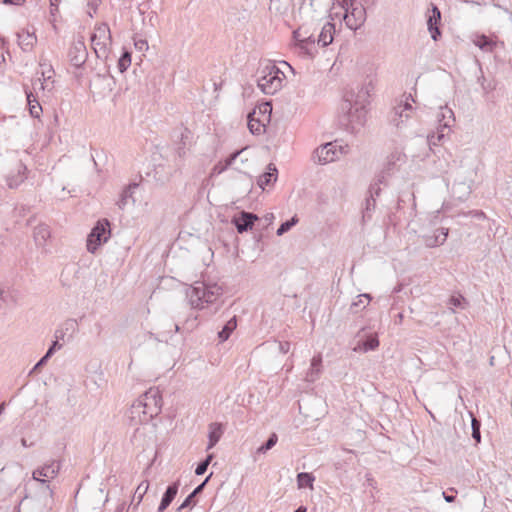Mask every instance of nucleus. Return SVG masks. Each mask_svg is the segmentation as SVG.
<instances>
[{
	"mask_svg": "<svg viewBox=\"0 0 512 512\" xmlns=\"http://www.w3.org/2000/svg\"><path fill=\"white\" fill-rule=\"evenodd\" d=\"M315 478L312 474L301 472L297 475V484L299 488L310 487L313 488Z\"/></svg>",
	"mask_w": 512,
	"mask_h": 512,
	"instance_id": "f704fd0d",
	"label": "nucleus"
},
{
	"mask_svg": "<svg viewBox=\"0 0 512 512\" xmlns=\"http://www.w3.org/2000/svg\"><path fill=\"white\" fill-rule=\"evenodd\" d=\"M450 309L454 312V308L464 309L466 305V300L462 295H453L449 299Z\"/></svg>",
	"mask_w": 512,
	"mask_h": 512,
	"instance_id": "4c0bfd02",
	"label": "nucleus"
},
{
	"mask_svg": "<svg viewBox=\"0 0 512 512\" xmlns=\"http://www.w3.org/2000/svg\"><path fill=\"white\" fill-rule=\"evenodd\" d=\"M340 7L344 11L343 20L349 29L355 31L364 24L366 10L362 4L344 0Z\"/></svg>",
	"mask_w": 512,
	"mask_h": 512,
	"instance_id": "0eeeda50",
	"label": "nucleus"
},
{
	"mask_svg": "<svg viewBox=\"0 0 512 512\" xmlns=\"http://www.w3.org/2000/svg\"><path fill=\"white\" fill-rule=\"evenodd\" d=\"M136 47H138L140 50H142L144 47L147 48V42L145 40H140L139 42L135 43Z\"/></svg>",
	"mask_w": 512,
	"mask_h": 512,
	"instance_id": "bf43d9fd",
	"label": "nucleus"
},
{
	"mask_svg": "<svg viewBox=\"0 0 512 512\" xmlns=\"http://www.w3.org/2000/svg\"><path fill=\"white\" fill-rule=\"evenodd\" d=\"M307 508L305 506L298 507L294 512H306Z\"/></svg>",
	"mask_w": 512,
	"mask_h": 512,
	"instance_id": "69168bd1",
	"label": "nucleus"
},
{
	"mask_svg": "<svg viewBox=\"0 0 512 512\" xmlns=\"http://www.w3.org/2000/svg\"><path fill=\"white\" fill-rule=\"evenodd\" d=\"M277 180V169L273 164H269L267 171L262 174L258 179V185L264 189L266 186L274 183Z\"/></svg>",
	"mask_w": 512,
	"mask_h": 512,
	"instance_id": "bb28decb",
	"label": "nucleus"
},
{
	"mask_svg": "<svg viewBox=\"0 0 512 512\" xmlns=\"http://www.w3.org/2000/svg\"><path fill=\"white\" fill-rule=\"evenodd\" d=\"M376 206L375 198L368 196L365 200V207L363 212V218H370L371 212L374 211Z\"/></svg>",
	"mask_w": 512,
	"mask_h": 512,
	"instance_id": "a19ab883",
	"label": "nucleus"
},
{
	"mask_svg": "<svg viewBox=\"0 0 512 512\" xmlns=\"http://www.w3.org/2000/svg\"><path fill=\"white\" fill-rule=\"evenodd\" d=\"M441 19V13L436 6L432 8V14L428 16L427 26L428 30L431 33V37L433 40L437 41L439 36L441 35L440 30L438 28V22Z\"/></svg>",
	"mask_w": 512,
	"mask_h": 512,
	"instance_id": "a211bd4d",
	"label": "nucleus"
},
{
	"mask_svg": "<svg viewBox=\"0 0 512 512\" xmlns=\"http://www.w3.org/2000/svg\"><path fill=\"white\" fill-rule=\"evenodd\" d=\"M25 94L29 108L37 106V104H40L39 97H36L32 91H28V89H25Z\"/></svg>",
	"mask_w": 512,
	"mask_h": 512,
	"instance_id": "de8ad7c7",
	"label": "nucleus"
},
{
	"mask_svg": "<svg viewBox=\"0 0 512 512\" xmlns=\"http://www.w3.org/2000/svg\"><path fill=\"white\" fill-rule=\"evenodd\" d=\"M208 482V478H206L200 485H198L183 501V503L179 506L178 510L181 511L182 509L187 508L190 506L193 502V499L196 495L202 492L204 489L206 483Z\"/></svg>",
	"mask_w": 512,
	"mask_h": 512,
	"instance_id": "7c9ffc66",
	"label": "nucleus"
},
{
	"mask_svg": "<svg viewBox=\"0 0 512 512\" xmlns=\"http://www.w3.org/2000/svg\"><path fill=\"white\" fill-rule=\"evenodd\" d=\"M110 238V223L107 219H103L97 222L95 227L87 238V249L91 253H95L97 248L107 242Z\"/></svg>",
	"mask_w": 512,
	"mask_h": 512,
	"instance_id": "f8f14e48",
	"label": "nucleus"
},
{
	"mask_svg": "<svg viewBox=\"0 0 512 512\" xmlns=\"http://www.w3.org/2000/svg\"><path fill=\"white\" fill-rule=\"evenodd\" d=\"M138 188L137 183H132L128 185L121 193L120 199L117 202L118 207L121 210H124L130 203H135V198L133 196L134 191Z\"/></svg>",
	"mask_w": 512,
	"mask_h": 512,
	"instance_id": "4be33fe9",
	"label": "nucleus"
},
{
	"mask_svg": "<svg viewBox=\"0 0 512 512\" xmlns=\"http://www.w3.org/2000/svg\"><path fill=\"white\" fill-rule=\"evenodd\" d=\"M78 326L77 320L75 319H67L59 328L55 330L54 337L57 340H65V336L67 334H70V337H72V334L76 331Z\"/></svg>",
	"mask_w": 512,
	"mask_h": 512,
	"instance_id": "412c9836",
	"label": "nucleus"
},
{
	"mask_svg": "<svg viewBox=\"0 0 512 512\" xmlns=\"http://www.w3.org/2000/svg\"><path fill=\"white\" fill-rule=\"evenodd\" d=\"M240 151H236L232 153L227 159L224 161H219L212 169L211 176L219 175L223 173L238 157Z\"/></svg>",
	"mask_w": 512,
	"mask_h": 512,
	"instance_id": "c756f323",
	"label": "nucleus"
},
{
	"mask_svg": "<svg viewBox=\"0 0 512 512\" xmlns=\"http://www.w3.org/2000/svg\"><path fill=\"white\" fill-rule=\"evenodd\" d=\"M358 298H359V303H363L362 298L366 299L367 303H369V301L371 300V297L368 294L359 295Z\"/></svg>",
	"mask_w": 512,
	"mask_h": 512,
	"instance_id": "052dcab7",
	"label": "nucleus"
},
{
	"mask_svg": "<svg viewBox=\"0 0 512 512\" xmlns=\"http://www.w3.org/2000/svg\"><path fill=\"white\" fill-rule=\"evenodd\" d=\"M25 94L29 108L37 106V104H40L39 97H36L32 91H28V89H25Z\"/></svg>",
	"mask_w": 512,
	"mask_h": 512,
	"instance_id": "49530a36",
	"label": "nucleus"
},
{
	"mask_svg": "<svg viewBox=\"0 0 512 512\" xmlns=\"http://www.w3.org/2000/svg\"><path fill=\"white\" fill-rule=\"evenodd\" d=\"M49 1H50V3H51V6H55L56 4H58V5H59V1H60V0H49Z\"/></svg>",
	"mask_w": 512,
	"mask_h": 512,
	"instance_id": "338daca9",
	"label": "nucleus"
},
{
	"mask_svg": "<svg viewBox=\"0 0 512 512\" xmlns=\"http://www.w3.org/2000/svg\"><path fill=\"white\" fill-rule=\"evenodd\" d=\"M466 3H473V4H477V5H484L485 2L484 1H474V0H465Z\"/></svg>",
	"mask_w": 512,
	"mask_h": 512,
	"instance_id": "0e129e2a",
	"label": "nucleus"
},
{
	"mask_svg": "<svg viewBox=\"0 0 512 512\" xmlns=\"http://www.w3.org/2000/svg\"><path fill=\"white\" fill-rule=\"evenodd\" d=\"M25 2V0H3V3L6 5H21Z\"/></svg>",
	"mask_w": 512,
	"mask_h": 512,
	"instance_id": "5fc2aeb1",
	"label": "nucleus"
},
{
	"mask_svg": "<svg viewBox=\"0 0 512 512\" xmlns=\"http://www.w3.org/2000/svg\"><path fill=\"white\" fill-rule=\"evenodd\" d=\"M335 33V26L331 22H327L323 25L321 32L318 36L316 45H320L322 47H326L333 41V36Z\"/></svg>",
	"mask_w": 512,
	"mask_h": 512,
	"instance_id": "aec40b11",
	"label": "nucleus"
},
{
	"mask_svg": "<svg viewBox=\"0 0 512 512\" xmlns=\"http://www.w3.org/2000/svg\"><path fill=\"white\" fill-rule=\"evenodd\" d=\"M99 4H100V0H90L88 2V4H87V7H88L87 14L90 17H93V15L96 13Z\"/></svg>",
	"mask_w": 512,
	"mask_h": 512,
	"instance_id": "8fccbe9b",
	"label": "nucleus"
},
{
	"mask_svg": "<svg viewBox=\"0 0 512 512\" xmlns=\"http://www.w3.org/2000/svg\"><path fill=\"white\" fill-rule=\"evenodd\" d=\"M284 78V73L275 64L267 63L260 71L257 85L263 93L273 95L281 89Z\"/></svg>",
	"mask_w": 512,
	"mask_h": 512,
	"instance_id": "39448f33",
	"label": "nucleus"
},
{
	"mask_svg": "<svg viewBox=\"0 0 512 512\" xmlns=\"http://www.w3.org/2000/svg\"><path fill=\"white\" fill-rule=\"evenodd\" d=\"M53 85L44 82L41 78H37L32 82V92L36 97H39V92L44 93L45 90L51 91L53 89Z\"/></svg>",
	"mask_w": 512,
	"mask_h": 512,
	"instance_id": "72a5a7b5",
	"label": "nucleus"
},
{
	"mask_svg": "<svg viewBox=\"0 0 512 512\" xmlns=\"http://www.w3.org/2000/svg\"><path fill=\"white\" fill-rule=\"evenodd\" d=\"M179 488V482H175L169 485L161 499L160 505L158 507V512H163L167 509V507L172 503L175 496L177 495Z\"/></svg>",
	"mask_w": 512,
	"mask_h": 512,
	"instance_id": "5701e85b",
	"label": "nucleus"
},
{
	"mask_svg": "<svg viewBox=\"0 0 512 512\" xmlns=\"http://www.w3.org/2000/svg\"><path fill=\"white\" fill-rule=\"evenodd\" d=\"M148 488H149V482L147 480L142 481L136 488L134 496H133V501H136L137 505L142 501V498L148 491Z\"/></svg>",
	"mask_w": 512,
	"mask_h": 512,
	"instance_id": "e433bc0d",
	"label": "nucleus"
},
{
	"mask_svg": "<svg viewBox=\"0 0 512 512\" xmlns=\"http://www.w3.org/2000/svg\"><path fill=\"white\" fill-rule=\"evenodd\" d=\"M474 44L486 52H491L495 46V43L485 35L477 36Z\"/></svg>",
	"mask_w": 512,
	"mask_h": 512,
	"instance_id": "2f4dec72",
	"label": "nucleus"
},
{
	"mask_svg": "<svg viewBox=\"0 0 512 512\" xmlns=\"http://www.w3.org/2000/svg\"><path fill=\"white\" fill-rule=\"evenodd\" d=\"M88 57L87 48L85 45V39L82 35H77L73 38V41L68 50V59L71 65L76 68L84 65Z\"/></svg>",
	"mask_w": 512,
	"mask_h": 512,
	"instance_id": "4468645a",
	"label": "nucleus"
},
{
	"mask_svg": "<svg viewBox=\"0 0 512 512\" xmlns=\"http://www.w3.org/2000/svg\"><path fill=\"white\" fill-rule=\"evenodd\" d=\"M40 67H41V77H42L41 79L44 82L49 83L50 85H53L54 69L52 68V66L49 64L40 62Z\"/></svg>",
	"mask_w": 512,
	"mask_h": 512,
	"instance_id": "c9c22d12",
	"label": "nucleus"
},
{
	"mask_svg": "<svg viewBox=\"0 0 512 512\" xmlns=\"http://www.w3.org/2000/svg\"><path fill=\"white\" fill-rule=\"evenodd\" d=\"M437 120L439 124L437 132L432 133L427 137L429 146H435L445 138V130L447 129L450 131L452 124L455 122L454 112L447 106L440 107L437 114Z\"/></svg>",
	"mask_w": 512,
	"mask_h": 512,
	"instance_id": "1a4fd4ad",
	"label": "nucleus"
},
{
	"mask_svg": "<svg viewBox=\"0 0 512 512\" xmlns=\"http://www.w3.org/2000/svg\"><path fill=\"white\" fill-rule=\"evenodd\" d=\"M480 421H478L476 418H472V437L477 441L480 442L481 434H480Z\"/></svg>",
	"mask_w": 512,
	"mask_h": 512,
	"instance_id": "a18cd8bd",
	"label": "nucleus"
},
{
	"mask_svg": "<svg viewBox=\"0 0 512 512\" xmlns=\"http://www.w3.org/2000/svg\"><path fill=\"white\" fill-rule=\"evenodd\" d=\"M271 111V106L269 103H264L261 107H260V112L262 113H266V112H270Z\"/></svg>",
	"mask_w": 512,
	"mask_h": 512,
	"instance_id": "13d9d810",
	"label": "nucleus"
},
{
	"mask_svg": "<svg viewBox=\"0 0 512 512\" xmlns=\"http://www.w3.org/2000/svg\"><path fill=\"white\" fill-rule=\"evenodd\" d=\"M223 427L220 423H211L209 425V442L207 446V450L213 448L217 442L220 440L221 436L223 435Z\"/></svg>",
	"mask_w": 512,
	"mask_h": 512,
	"instance_id": "a878e982",
	"label": "nucleus"
},
{
	"mask_svg": "<svg viewBox=\"0 0 512 512\" xmlns=\"http://www.w3.org/2000/svg\"><path fill=\"white\" fill-rule=\"evenodd\" d=\"M21 445H22L23 447H30V446H32V443H28V442H27V440H26L25 438H22V439H21Z\"/></svg>",
	"mask_w": 512,
	"mask_h": 512,
	"instance_id": "e2e57ef3",
	"label": "nucleus"
},
{
	"mask_svg": "<svg viewBox=\"0 0 512 512\" xmlns=\"http://www.w3.org/2000/svg\"><path fill=\"white\" fill-rule=\"evenodd\" d=\"M279 350L281 353L286 354L290 350V343L289 342H280L279 343Z\"/></svg>",
	"mask_w": 512,
	"mask_h": 512,
	"instance_id": "864d4df0",
	"label": "nucleus"
},
{
	"mask_svg": "<svg viewBox=\"0 0 512 512\" xmlns=\"http://www.w3.org/2000/svg\"><path fill=\"white\" fill-rule=\"evenodd\" d=\"M60 468L61 463L59 461L50 460L49 462L36 468L32 473V478L35 481H38L41 484L45 485V490L43 491L42 496L43 507L40 510V512H50L52 509V505L54 503L53 490L51 489L49 482L58 475Z\"/></svg>",
	"mask_w": 512,
	"mask_h": 512,
	"instance_id": "7ed1b4c3",
	"label": "nucleus"
},
{
	"mask_svg": "<svg viewBox=\"0 0 512 512\" xmlns=\"http://www.w3.org/2000/svg\"><path fill=\"white\" fill-rule=\"evenodd\" d=\"M186 294L191 307L200 310L214 303L222 295V288L216 283L197 281L188 288Z\"/></svg>",
	"mask_w": 512,
	"mask_h": 512,
	"instance_id": "20e7f679",
	"label": "nucleus"
},
{
	"mask_svg": "<svg viewBox=\"0 0 512 512\" xmlns=\"http://www.w3.org/2000/svg\"><path fill=\"white\" fill-rule=\"evenodd\" d=\"M27 167L19 162L15 169L6 176L7 186L11 189L17 188L26 179Z\"/></svg>",
	"mask_w": 512,
	"mask_h": 512,
	"instance_id": "dca6fc26",
	"label": "nucleus"
},
{
	"mask_svg": "<svg viewBox=\"0 0 512 512\" xmlns=\"http://www.w3.org/2000/svg\"><path fill=\"white\" fill-rule=\"evenodd\" d=\"M161 396L158 389H149L141 395L130 407L127 417L133 426L147 424L161 410Z\"/></svg>",
	"mask_w": 512,
	"mask_h": 512,
	"instance_id": "f03ea898",
	"label": "nucleus"
},
{
	"mask_svg": "<svg viewBox=\"0 0 512 512\" xmlns=\"http://www.w3.org/2000/svg\"><path fill=\"white\" fill-rule=\"evenodd\" d=\"M5 408V403H0V415L3 413Z\"/></svg>",
	"mask_w": 512,
	"mask_h": 512,
	"instance_id": "774afa93",
	"label": "nucleus"
},
{
	"mask_svg": "<svg viewBox=\"0 0 512 512\" xmlns=\"http://www.w3.org/2000/svg\"><path fill=\"white\" fill-rule=\"evenodd\" d=\"M48 357H46L45 355L34 365V367L31 369V371L29 372V375L33 374V373H36L37 371H39V369L41 367H43L47 361H48Z\"/></svg>",
	"mask_w": 512,
	"mask_h": 512,
	"instance_id": "3c124183",
	"label": "nucleus"
},
{
	"mask_svg": "<svg viewBox=\"0 0 512 512\" xmlns=\"http://www.w3.org/2000/svg\"><path fill=\"white\" fill-rule=\"evenodd\" d=\"M278 441V437L275 433H272L268 440L263 444L261 445L258 449H257V452L258 453H266L268 450H270L271 448H273L276 443Z\"/></svg>",
	"mask_w": 512,
	"mask_h": 512,
	"instance_id": "58836bf2",
	"label": "nucleus"
},
{
	"mask_svg": "<svg viewBox=\"0 0 512 512\" xmlns=\"http://www.w3.org/2000/svg\"><path fill=\"white\" fill-rule=\"evenodd\" d=\"M112 43L111 32L106 23H101L95 27L91 35L92 48L98 58H106Z\"/></svg>",
	"mask_w": 512,
	"mask_h": 512,
	"instance_id": "6e6552de",
	"label": "nucleus"
},
{
	"mask_svg": "<svg viewBox=\"0 0 512 512\" xmlns=\"http://www.w3.org/2000/svg\"><path fill=\"white\" fill-rule=\"evenodd\" d=\"M411 102H415L412 95H404V100L397 103L390 114V122L397 128L401 127L411 116L413 110Z\"/></svg>",
	"mask_w": 512,
	"mask_h": 512,
	"instance_id": "ddd939ff",
	"label": "nucleus"
},
{
	"mask_svg": "<svg viewBox=\"0 0 512 512\" xmlns=\"http://www.w3.org/2000/svg\"><path fill=\"white\" fill-rule=\"evenodd\" d=\"M371 83L361 87L358 92L345 94L341 104V122L352 132L359 130L366 122L367 105L369 104Z\"/></svg>",
	"mask_w": 512,
	"mask_h": 512,
	"instance_id": "f257e3e1",
	"label": "nucleus"
},
{
	"mask_svg": "<svg viewBox=\"0 0 512 512\" xmlns=\"http://www.w3.org/2000/svg\"><path fill=\"white\" fill-rule=\"evenodd\" d=\"M236 327H237V320H236V316H234L231 319H229L224 324L222 329L218 332L219 341L220 342L226 341L230 337L232 332L236 329Z\"/></svg>",
	"mask_w": 512,
	"mask_h": 512,
	"instance_id": "c85d7f7f",
	"label": "nucleus"
},
{
	"mask_svg": "<svg viewBox=\"0 0 512 512\" xmlns=\"http://www.w3.org/2000/svg\"><path fill=\"white\" fill-rule=\"evenodd\" d=\"M346 147L335 142L326 143L313 152L314 162L325 165L334 162L340 158L341 155L346 153Z\"/></svg>",
	"mask_w": 512,
	"mask_h": 512,
	"instance_id": "9b49d317",
	"label": "nucleus"
},
{
	"mask_svg": "<svg viewBox=\"0 0 512 512\" xmlns=\"http://www.w3.org/2000/svg\"><path fill=\"white\" fill-rule=\"evenodd\" d=\"M449 229L441 228L435 231L433 235H424L423 242L426 247L433 248L439 245H442L448 236Z\"/></svg>",
	"mask_w": 512,
	"mask_h": 512,
	"instance_id": "f3484780",
	"label": "nucleus"
},
{
	"mask_svg": "<svg viewBox=\"0 0 512 512\" xmlns=\"http://www.w3.org/2000/svg\"><path fill=\"white\" fill-rule=\"evenodd\" d=\"M379 346V340L376 335H370L365 341H358L353 347L354 352L365 353L375 350Z\"/></svg>",
	"mask_w": 512,
	"mask_h": 512,
	"instance_id": "b1692460",
	"label": "nucleus"
},
{
	"mask_svg": "<svg viewBox=\"0 0 512 512\" xmlns=\"http://www.w3.org/2000/svg\"><path fill=\"white\" fill-rule=\"evenodd\" d=\"M384 182V176H379L377 181L372 183L369 187V196L375 198L380 194L381 188L380 184Z\"/></svg>",
	"mask_w": 512,
	"mask_h": 512,
	"instance_id": "79ce46f5",
	"label": "nucleus"
},
{
	"mask_svg": "<svg viewBox=\"0 0 512 512\" xmlns=\"http://www.w3.org/2000/svg\"><path fill=\"white\" fill-rule=\"evenodd\" d=\"M131 64V57L129 53H124L118 61V66L121 72L125 71Z\"/></svg>",
	"mask_w": 512,
	"mask_h": 512,
	"instance_id": "c03bdc74",
	"label": "nucleus"
},
{
	"mask_svg": "<svg viewBox=\"0 0 512 512\" xmlns=\"http://www.w3.org/2000/svg\"><path fill=\"white\" fill-rule=\"evenodd\" d=\"M255 112L248 116V128L254 135H260L264 131V124L254 118Z\"/></svg>",
	"mask_w": 512,
	"mask_h": 512,
	"instance_id": "473e14b6",
	"label": "nucleus"
},
{
	"mask_svg": "<svg viewBox=\"0 0 512 512\" xmlns=\"http://www.w3.org/2000/svg\"><path fill=\"white\" fill-rule=\"evenodd\" d=\"M58 6V4H56L55 6L50 5V14L52 17H55L56 13L58 12ZM51 22H55V18H53Z\"/></svg>",
	"mask_w": 512,
	"mask_h": 512,
	"instance_id": "4d7b16f0",
	"label": "nucleus"
},
{
	"mask_svg": "<svg viewBox=\"0 0 512 512\" xmlns=\"http://www.w3.org/2000/svg\"><path fill=\"white\" fill-rule=\"evenodd\" d=\"M212 459H213V454H209L206 457L205 460H203L202 462H200L197 465L196 470H195V474L196 475H203L206 472V470H207L209 464L211 463Z\"/></svg>",
	"mask_w": 512,
	"mask_h": 512,
	"instance_id": "37998d69",
	"label": "nucleus"
},
{
	"mask_svg": "<svg viewBox=\"0 0 512 512\" xmlns=\"http://www.w3.org/2000/svg\"><path fill=\"white\" fill-rule=\"evenodd\" d=\"M295 51L304 57L313 58L317 54L316 40L307 25L303 24L293 32Z\"/></svg>",
	"mask_w": 512,
	"mask_h": 512,
	"instance_id": "423d86ee",
	"label": "nucleus"
},
{
	"mask_svg": "<svg viewBox=\"0 0 512 512\" xmlns=\"http://www.w3.org/2000/svg\"><path fill=\"white\" fill-rule=\"evenodd\" d=\"M298 222L297 217H292L290 220L282 223L280 227L277 229V235L281 236L288 232L296 223Z\"/></svg>",
	"mask_w": 512,
	"mask_h": 512,
	"instance_id": "ea45409f",
	"label": "nucleus"
},
{
	"mask_svg": "<svg viewBox=\"0 0 512 512\" xmlns=\"http://www.w3.org/2000/svg\"><path fill=\"white\" fill-rule=\"evenodd\" d=\"M322 358L320 355L314 356L311 360L310 369L306 373L305 380L308 382L316 381L321 373Z\"/></svg>",
	"mask_w": 512,
	"mask_h": 512,
	"instance_id": "393cba45",
	"label": "nucleus"
},
{
	"mask_svg": "<svg viewBox=\"0 0 512 512\" xmlns=\"http://www.w3.org/2000/svg\"><path fill=\"white\" fill-rule=\"evenodd\" d=\"M30 115L34 118H39L42 113V107L40 104H37V106L29 108Z\"/></svg>",
	"mask_w": 512,
	"mask_h": 512,
	"instance_id": "603ef678",
	"label": "nucleus"
},
{
	"mask_svg": "<svg viewBox=\"0 0 512 512\" xmlns=\"http://www.w3.org/2000/svg\"><path fill=\"white\" fill-rule=\"evenodd\" d=\"M442 495H443V498L445 499V501L448 503H452L455 501L454 495H449L447 492H443Z\"/></svg>",
	"mask_w": 512,
	"mask_h": 512,
	"instance_id": "6e6d98bb",
	"label": "nucleus"
},
{
	"mask_svg": "<svg viewBox=\"0 0 512 512\" xmlns=\"http://www.w3.org/2000/svg\"><path fill=\"white\" fill-rule=\"evenodd\" d=\"M107 494L102 488H94L77 502L78 512H102Z\"/></svg>",
	"mask_w": 512,
	"mask_h": 512,
	"instance_id": "9d476101",
	"label": "nucleus"
},
{
	"mask_svg": "<svg viewBox=\"0 0 512 512\" xmlns=\"http://www.w3.org/2000/svg\"><path fill=\"white\" fill-rule=\"evenodd\" d=\"M18 44L24 52H29L33 49L37 38L34 32L22 30L17 33Z\"/></svg>",
	"mask_w": 512,
	"mask_h": 512,
	"instance_id": "6ab92c4d",
	"label": "nucleus"
},
{
	"mask_svg": "<svg viewBox=\"0 0 512 512\" xmlns=\"http://www.w3.org/2000/svg\"><path fill=\"white\" fill-rule=\"evenodd\" d=\"M493 6L502 9L504 12L508 13L512 18V13L507 8L502 7L501 5H499L497 3H493Z\"/></svg>",
	"mask_w": 512,
	"mask_h": 512,
	"instance_id": "680f3d73",
	"label": "nucleus"
},
{
	"mask_svg": "<svg viewBox=\"0 0 512 512\" xmlns=\"http://www.w3.org/2000/svg\"><path fill=\"white\" fill-rule=\"evenodd\" d=\"M59 341L60 340H57L55 338V340L52 342L51 346L45 353V356L48 357V359H50L57 350H60L62 348V344L59 343Z\"/></svg>",
	"mask_w": 512,
	"mask_h": 512,
	"instance_id": "09e8293b",
	"label": "nucleus"
},
{
	"mask_svg": "<svg viewBox=\"0 0 512 512\" xmlns=\"http://www.w3.org/2000/svg\"><path fill=\"white\" fill-rule=\"evenodd\" d=\"M33 237L36 245L43 246L50 237V229L45 224H39L34 228Z\"/></svg>",
	"mask_w": 512,
	"mask_h": 512,
	"instance_id": "cd10ccee",
	"label": "nucleus"
},
{
	"mask_svg": "<svg viewBox=\"0 0 512 512\" xmlns=\"http://www.w3.org/2000/svg\"><path fill=\"white\" fill-rule=\"evenodd\" d=\"M258 220V216L251 212L241 211L238 216L232 218V223L235 225L238 233H244L252 229L255 221Z\"/></svg>",
	"mask_w": 512,
	"mask_h": 512,
	"instance_id": "2eb2a0df",
	"label": "nucleus"
}]
</instances>
